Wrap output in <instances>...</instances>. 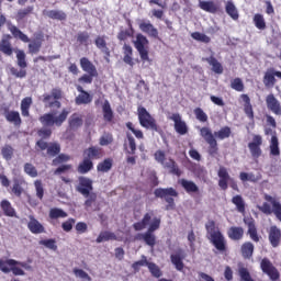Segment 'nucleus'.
I'll use <instances>...</instances> for the list:
<instances>
[{
    "instance_id": "26",
    "label": "nucleus",
    "mask_w": 281,
    "mask_h": 281,
    "mask_svg": "<svg viewBox=\"0 0 281 281\" xmlns=\"http://www.w3.org/2000/svg\"><path fill=\"white\" fill-rule=\"evenodd\" d=\"M139 30L147 34L150 38H159V31L150 22H140Z\"/></svg>"
},
{
    "instance_id": "11",
    "label": "nucleus",
    "mask_w": 281,
    "mask_h": 281,
    "mask_svg": "<svg viewBox=\"0 0 281 281\" xmlns=\"http://www.w3.org/2000/svg\"><path fill=\"white\" fill-rule=\"evenodd\" d=\"M16 54V65L20 67V70L15 67L10 68L11 76H14V78H25L27 76V59L25 55V50L18 49L15 52Z\"/></svg>"
},
{
    "instance_id": "19",
    "label": "nucleus",
    "mask_w": 281,
    "mask_h": 281,
    "mask_svg": "<svg viewBox=\"0 0 281 281\" xmlns=\"http://www.w3.org/2000/svg\"><path fill=\"white\" fill-rule=\"evenodd\" d=\"M245 225L248 227V236L252 240V243H260L262 236L258 235V228L256 227V221L254 218L244 220Z\"/></svg>"
},
{
    "instance_id": "47",
    "label": "nucleus",
    "mask_w": 281,
    "mask_h": 281,
    "mask_svg": "<svg viewBox=\"0 0 281 281\" xmlns=\"http://www.w3.org/2000/svg\"><path fill=\"white\" fill-rule=\"evenodd\" d=\"M252 23L257 30H267V21H265V15L260 13L254 15Z\"/></svg>"
},
{
    "instance_id": "57",
    "label": "nucleus",
    "mask_w": 281,
    "mask_h": 281,
    "mask_svg": "<svg viewBox=\"0 0 281 281\" xmlns=\"http://www.w3.org/2000/svg\"><path fill=\"white\" fill-rule=\"evenodd\" d=\"M238 276L240 281H256L254 278H251V273H249V270L245 267L238 268Z\"/></svg>"
},
{
    "instance_id": "15",
    "label": "nucleus",
    "mask_w": 281,
    "mask_h": 281,
    "mask_svg": "<svg viewBox=\"0 0 281 281\" xmlns=\"http://www.w3.org/2000/svg\"><path fill=\"white\" fill-rule=\"evenodd\" d=\"M261 146H262V136L260 134H255L252 136V142L248 143V148L254 159H260V157H262Z\"/></svg>"
},
{
    "instance_id": "38",
    "label": "nucleus",
    "mask_w": 281,
    "mask_h": 281,
    "mask_svg": "<svg viewBox=\"0 0 281 281\" xmlns=\"http://www.w3.org/2000/svg\"><path fill=\"white\" fill-rule=\"evenodd\" d=\"M276 79L274 68H269L263 76V85L265 87H276Z\"/></svg>"
},
{
    "instance_id": "46",
    "label": "nucleus",
    "mask_w": 281,
    "mask_h": 281,
    "mask_svg": "<svg viewBox=\"0 0 281 281\" xmlns=\"http://www.w3.org/2000/svg\"><path fill=\"white\" fill-rule=\"evenodd\" d=\"M226 14H228V16H231V19H233V21H238V9H236V5L234 4V2L232 1H227L226 2Z\"/></svg>"
},
{
    "instance_id": "37",
    "label": "nucleus",
    "mask_w": 281,
    "mask_h": 281,
    "mask_svg": "<svg viewBox=\"0 0 281 281\" xmlns=\"http://www.w3.org/2000/svg\"><path fill=\"white\" fill-rule=\"evenodd\" d=\"M0 207L4 216H9L10 218H14V216H16V211L14 210V207H12V203H10V201L2 200L0 202Z\"/></svg>"
},
{
    "instance_id": "6",
    "label": "nucleus",
    "mask_w": 281,
    "mask_h": 281,
    "mask_svg": "<svg viewBox=\"0 0 281 281\" xmlns=\"http://www.w3.org/2000/svg\"><path fill=\"white\" fill-rule=\"evenodd\" d=\"M265 201L261 206H259V210L262 212V214H266V216H271V214H274L276 218L280 221L281 223V203L280 201H277L276 198L265 194L263 195ZM270 203V204H269ZM272 205V209H271Z\"/></svg>"
},
{
    "instance_id": "51",
    "label": "nucleus",
    "mask_w": 281,
    "mask_h": 281,
    "mask_svg": "<svg viewBox=\"0 0 281 281\" xmlns=\"http://www.w3.org/2000/svg\"><path fill=\"white\" fill-rule=\"evenodd\" d=\"M68 124L70 126V128H80V126H82L83 121L82 117L80 115H78V113H74L69 121Z\"/></svg>"
},
{
    "instance_id": "40",
    "label": "nucleus",
    "mask_w": 281,
    "mask_h": 281,
    "mask_svg": "<svg viewBox=\"0 0 281 281\" xmlns=\"http://www.w3.org/2000/svg\"><path fill=\"white\" fill-rule=\"evenodd\" d=\"M95 47L102 52L105 56H111V50L109 49V46H106V40H104V36H97L94 40Z\"/></svg>"
},
{
    "instance_id": "12",
    "label": "nucleus",
    "mask_w": 281,
    "mask_h": 281,
    "mask_svg": "<svg viewBox=\"0 0 281 281\" xmlns=\"http://www.w3.org/2000/svg\"><path fill=\"white\" fill-rule=\"evenodd\" d=\"M148 45H150V42L148 41V37H146L142 33L136 34V40L134 41V47L137 49L140 59L146 61L149 60L148 57Z\"/></svg>"
},
{
    "instance_id": "48",
    "label": "nucleus",
    "mask_w": 281,
    "mask_h": 281,
    "mask_svg": "<svg viewBox=\"0 0 281 281\" xmlns=\"http://www.w3.org/2000/svg\"><path fill=\"white\" fill-rule=\"evenodd\" d=\"M1 155L5 161H11L14 157V147L12 145L5 144L1 147Z\"/></svg>"
},
{
    "instance_id": "10",
    "label": "nucleus",
    "mask_w": 281,
    "mask_h": 281,
    "mask_svg": "<svg viewBox=\"0 0 281 281\" xmlns=\"http://www.w3.org/2000/svg\"><path fill=\"white\" fill-rule=\"evenodd\" d=\"M218 177V187L221 190H227V188H232V190H235V192H240V189L238 188V182L232 176H229V171H227V168L220 167L217 171Z\"/></svg>"
},
{
    "instance_id": "43",
    "label": "nucleus",
    "mask_w": 281,
    "mask_h": 281,
    "mask_svg": "<svg viewBox=\"0 0 281 281\" xmlns=\"http://www.w3.org/2000/svg\"><path fill=\"white\" fill-rule=\"evenodd\" d=\"M103 119L105 122H113V109H111V103L105 100L102 105Z\"/></svg>"
},
{
    "instance_id": "55",
    "label": "nucleus",
    "mask_w": 281,
    "mask_h": 281,
    "mask_svg": "<svg viewBox=\"0 0 281 281\" xmlns=\"http://www.w3.org/2000/svg\"><path fill=\"white\" fill-rule=\"evenodd\" d=\"M193 113L195 115V120H198L199 122H201L202 124H205V122H207L209 117H207V113H205V111H203V109L201 108H195L193 110Z\"/></svg>"
},
{
    "instance_id": "21",
    "label": "nucleus",
    "mask_w": 281,
    "mask_h": 281,
    "mask_svg": "<svg viewBox=\"0 0 281 281\" xmlns=\"http://www.w3.org/2000/svg\"><path fill=\"white\" fill-rule=\"evenodd\" d=\"M83 157H86L90 161H93L95 159H102V157H104V149L99 146H90L83 150Z\"/></svg>"
},
{
    "instance_id": "41",
    "label": "nucleus",
    "mask_w": 281,
    "mask_h": 281,
    "mask_svg": "<svg viewBox=\"0 0 281 281\" xmlns=\"http://www.w3.org/2000/svg\"><path fill=\"white\" fill-rule=\"evenodd\" d=\"M9 31L11 32L12 36L19 38L20 41H22V43H31L30 37L25 33L20 31L19 27H16L15 25L9 26Z\"/></svg>"
},
{
    "instance_id": "53",
    "label": "nucleus",
    "mask_w": 281,
    "mask_h": 281,
    "mask_svg": "<svg viewBox=\"0 0 281 281\" xmlns=\"http://www.w3.org/2000/svg\"><path fill=\"white\" fill-rule=\"evenodd\" d=\"M86 201L83 203L86 210H89V207H93V203L98 201V193L90 191L88 195H83Z\"/></svg>"
},
{
    "instance_id": "14",
    "label": "nucleus",
    "mask_w": 281,
    "mask_h": 281,
    "mask_svg": "<svg viewBox=\"0 0 281 281\" xmlns=\"http://www.w3.org/2000/svg\"><path fill=\"white\" fill-rule=\"evenodd\" d=\"M261 271L270 278L271 281L280 280V271L274 267L273 263L267 258H263L260 262Z\"/></svg>"
},
{
    "instance_id": "63",
    "label": "nucleus",
    "mask_w": 281,
    "mask_h": 281,
    "mask_svg": "<svg viewBox=\"0 0 281 281\" xmlns=\"http://www.w3.org/2000/svg\"><path fill=\"white\" fill-rule=\"evenodd\" d=\"M71 159V156L67 154H58V156L53 159V166H60V164H67Z\"/></svg>"
},
{
    "instance_id": "5",
    "label": "nucleus",
    "mask_w": 281,
    "mask_h": 281,
    "mask_svg": "<svg viewBox=\"0 0 281 281\" xmlns=\"http://www.w3.org/2000/svg\"><path fill=\"white\" fill-rule=\"evenodd\" d=\"M79 63L82 71L86 74L78 79V82H81L82 85H91L93 78H98V68H95V65H93L87 57H81Z\"/></svg>"
},
{
    "instance_id": "64",
    "label": "nucleus",
    "mask_w": 281,
    "mask_h": 281,
    "mask_svg": "<svg viewBox=\"0 0 281 281\" xmlns=\"http://www.w3.org/2000/svg\"><path fill=\"white\" fill-rule=\"evenodd\" d=\"M231 87L234 89V91H245V83H243V79L235 78L231 82Z\"/></svg>"
},
{
    "instance_id": "31",
    "label": "nucleus",
    "mask_w": 281,
    "mask_h": 281,
    "mask_svg": "<svg viewBox=\"0 0 281 281\" xmlns=\"http://www.w3.org/2000/svg\"><path fill=\"white\" fill-rule=\"evenodd\" d=\"M162 166L169 170L170 175H175L176 177H181V175H183V171H181L179 165H177V161H175L172 158H169L168 161Z\"/></svg>"
},
{
    "instance_id": "17",
    "label": "nucleus",
    "mask_w": 281,
    "mask_h": 281,
    "mask_svg": "<svg viewBox=\"0 0 281 281\" xmlns=\"http://www.w3.org/2000/svg\"><path fill=\"white\" fill-rule=\"evenodd\" d=\"M169 120L175 123V131L178 133V135H187L188 124H186V121L181 119V114L173 113L171 116H169Z\"/></svg>"
},
{
    "instance_id": "54",
    "label": "nucleus",
    "mask_w": 281,
    "mask_h": 281,
    "mask_svg": "<svg viewBox=\"0 0 281 281\" xmlns=\"http://www.w3.org/2000/svg\"><path fill=\"white\" fill-rule=\"evenodd\" d=\"M232 204L237 207V211L244 214L245 212V200H243V195H235L232 198Z\"/></svg>"
},
{
    "instance_id": "49",
    "label": "nucleus",
    "mask_w": 281,
    "mask_h": 281,
    "mask_svg": "<svg viewBox=\"0 0 281 281\" xmlns=\"http://www.w3.org/2000/svg\"><path fill=\"white\" fill-rule=\"evenodd\" d=\"M113 168V159L105 158L103 161L99 162L97 166L98 172H109Z\"/></svg>"
},
{
    "instance_id": "13",
    "label": "nucleus",
    "mask_w": 281,
    "mask_h": 281,
    "mask_svg": "<svg viewBox=\"0 0 281 281\" xmlns=\"http://www.w3.org/2000/svg\"><path fill=\"white\" fill-rule=\"evenodd\" d=\"M36 148H38V150H46V154L48 155V157H56L58 155H60V144L53 142V143H47L43 139H38L35 143Z\"/></svg>"
},
{
    "instance_id": "36",
    "label": "nucleus",
    "mask_w": 281,
    "mask_h": 281,
    "mask_svg": "<svg viewBox=\"0 0 281 281\" xmlns=\"http://www.w3.org/2000/svg\"><path fill=\"white\" fill-rule=\"evenodd\" d=\"M203 60H205V63H209V65H211L212 71H214V74H218V75L223 74V64H221L220 60L216 59V57L210 56V57L203 58Z\"/></svg>"
},
{
    "instance_id": "33",
    "label": "nucleus",
    "mask_w": 281,
    "mask_h": 281,
    "mask_svg": "<svg viewBox=\"0 0 281 281\" xmlns=\"http://www.w3.org/2000/svg\"><path fill=\"white\" fill-rule=\"evenodd\" d=\"M123 61L130 67L135 65V61H133V47L128 44L123 45Z\"/></svg>"
},
{
    "instance_id": "32",
    "label": "nucleus",
    "mask_w": 281,
    "mask_h": 281,
    "mask_svg": "<svg viewBox=\"0 0 281 281\" xmlns=\"http://www.w3.org/2000/svg\"><path fill=\"white\" fill-rule=\"evenodd\" d=\"M180 186L188 194H196L199 192V186L192 180L181 179Z\"/></svg>"
},
{
    "instance_id": "58",
    "label": "nucleus",
    "mask_w": 281,
    "mask_h": 281,
    "mask_svg": "<svg viewBox=\"0 0 281 281\" xmlns=\"http://www.w3.org/2000/svg\"><path fill=\"white\" fill-rule=\"evenodd\" d=\"M147 268L154 278H161L164 276L161 269L155 262L147 263Z\"/></svg>"
},
{
    "instance_id": "2",
    "label": "nucleus",
    "mask_w": 281,
    "mask_h": 281,
    "mask_svg": "<svg viewBox=\"0 0 281 281\" xmlns=\"http://www.w3.org/2000/svg\"><path fill=\"white\" fill-rule=\"evenodd\" d=\"M67 117H69V111L67 109H63L57 116L54 112H48L40 116L38 121L44 127L37 131L38 137H41L43 142H45V139H49V137H52V128L49 127L63 126V124H65V122L67 121Z\"/></svg>"
},
{
    "instance_id": "3",
    "label": "nucleus",
    "mask_w": 281,
    "mask_h": 281,
    "mask_svg": "<svg viewBox=\"0 0 281 281\" xmlns=\"http://www.w3.org/2000/svg\"><path fill=\"white\" fill-rule=\"evenodd\" d=\"M200 135L206 144H209V155H217L218 154V142L217 139H227L232 136V127L224 126L220 131L212 133V128L204 126L200 128Z\"/></svg>"
},
{
    "instance_id": "44",
    "label": "nucleus",
    "mask_w": 281,
    "mask_h": 281,
    "mask_svg": "<svg viewBox=\"0 0 281 281\" xmlns=\"http://www.w3.org/2000/svg\"><path fill=\"white\" fill-rule=\"evenodd\" d=\"M48 216L52 221H58V218H67L68 214L63 209L53 207L49 210Z\"/></svg>"
},
{
    "instance_id": "8",
    "label": "nucleus",
    "mask_w": 281,
    "mask_h": 281,
    "mask_svg": "<svg viewBox=\"0 0 281 281\" xmlns=\"http://www.w3.org/2000/svg\"><path fill=\"white\" fill-rule=\"evenodd\" d=\"M138 113V122L143 128H147L149 131H155V133H159V125H157V120L150 115V112L146 110V108L139 105L137 108Z\"/></svg>"
},
{
    "instance_id": "1",
    "label": "nucleus",
    "mask_w": 281,
    "mask_h": 281,
    "mask_svg": "<svg viewBox=\"0 0 281 281\" xmlns=\"http://www.w3.org/2000/svg\"><path fill=\"white\" fill-rule=\"evenodd\" d=\"M155 212L150 211L144 214L140 222H136L133 224V228L135 232H142V229H146L148 227L147 232L144 234H139L138 238L139 240H144L148 247H155V243H157V237H155V232L161 227V218L160 217H154Z\"/></svg>"
},
{
    "instance_id": "61",
    "label": "nucleus",
    "mask_w": 281,
    "mask_h": 281,
    "mask_svg": "<svg viewBox=\"0 0 281 281\" xmlns=\"http://www.w3.org/2000/svg\"><path fill=\"white\" fill-rule=\"evenodd\" d=\"M171 262L175 265L177 271H183V259L181 258L180 255H171Z\"/></svg>"
},
{
    "instance_id": "62",
    "label": "nucleus",
    "mask_w": 281,
    "mask_h": 281,
    "mask_svg": "<svg viewBox=\"0 0 281 281\" xmlns=\"http://www.w3.org/2000/svg\"><path fill=\"white\" fill-rule=\"evenodd\" d=\"M24 172L29 175V177H32L33 179L38 177V170H36V167L34 165L26 162L24 165Z\"/></svg>"
},
{
    "instance_id": "23",
    "label": "nucleus",
    "mask_w": 281,
    "mask_h": 281,
    "mask_svg": "<svg viewBox=\"0 0 281 281\" xmlns=\"http://www.w3.org/2000/svg\"><path fill=\"white\" fill-rule=\"evenodd\" d=\"M12 35L4 34L0 41V52L4 54V56H12L14 54V48H12Z\"/></svg>"
},
{
    "instance_id": "50",
    "label": "nucleus",
    "mask_w": 281,
    "mask_h": 281,
    "mask_svg": "<svg viewBox=\"0 0 281 281\" xmlns=\"http://www.w3.org/2000/svg\"><path fill=\"white\" fill-rule=\"evenodd\" d=\"M127 144L130 149H125L127 155H135L137 153V143H135V137L131 133L126 134Z\"/></svg>"
},
{
    "instance_id": "35",
    "label": "nucleus",
    "mask_w": 281,
    "mask_h": 281,
    "mask_svg": "<svg viewBox=\"0 0 281 281\" xmlns=\"http://www.w3.org/2000/svg\"><path fill=\"white\" fill-rule=\"evenodd\" d=\"M7 122L14 124V126H21L23 121L21 120V114L18 111H9L4 114Z\"/></svg>"
},
{
    "instance_id": "7",
    "label": "nucleus",
    "mask_w": 281,
    "mask_h": 281,
    "mask_svg": "<svg viewBox=\"0 0 281 281\" xmlns=\"http://www.w3.org/2000/svg\"><path fill=\"white\" fill-rule=\"evenodd\" d=\"M154 194L156 199H164L167 203L166 210H175L177 207V204L175 203V199L179 196V192L176 191L175 188H158L155 189Z\"/></svg>"
},
{
    "instance_id": "22",
    "label": "nucleus",
    "mask_w": 281,
    "mask_h": 281,
    "mask_svg": "<svg viewBox=\"0 0 281 281\" xmlns=\"http://www.w3.org/2000/svg\"><path fill=\"white\" fill-rule=\"evenodd\" d=\"M16 266L18 265H10L8 259H0V271H2V273H10L12 271L13 276H25V271Z\"/></svg>"
},
{
    "instance_id": "25",
    "label": "nucleus",
    "mask_w": 281,
    "mask_h": 281,
    "mask_svg": "<svg viewBox=\"0 0 281 281\" xmlns=\"http://www.w3.org/2000/svg\"><path fill=\"white\" fill-rule=\"evenodd\" d=\"M30 221L27 223V229L30 231L31 234H45V226L38 222L34 217V215L29 216Z\"/></svg>"
},
{
    "instance_id": "9",
    "label": "nucleus",
    "mask_w": 281,
    "mask_h": 281,
    "mask_svg": "<svg viewBox=\"0 0 281 281\" xmlns=\"http://www.w3.org/2000/svg\"><path fill=\"white\" fill-rule=\"evenodd\" d=\"M63 89L61 88H53L50 93H44L42 102L44 103L45 109H60L63 103Z\"/></svg>"
},
{
    "instance_id": "60",
    "label": "nucleus",
    "mask_w": 281,
    "mask_h": 281,
    "mask_svg": "<svg viewBox=\"0 0 281 281\" xmlns=\"http://www.w3.org/2000/svg\"><path fill=\"white\" fill-rule=\"evenodd\" d=\"M111 144H113V134H111V133H104L99 138V145L100 146H111Z\"/></svg>"
},
{
    "instance_id": "20",
    "label": "nucleus",
    "mask_w": 281,
    "mask_h": 281,
    "mask_svg": "<svg viewBox=\"0 0 281 281\" xmlns=\"http://www.w3.org/2000/svg\"><path fill=\"white\" fill-rule=\"evenodd\" d=\"M266 105L268 111H271L274 115H281V104L273 93L266 97Z\"/></svg>"
},
{
    "instance_id": "59",
    "label": "nucleus",
    "mask_w": 281,
    "mask_h": 281,
    "mask_svg": "<svg viewBox=\"0 0 281 281\" xmlns=\"http://www.w3.org/2000/svg\"><path fill=\"white\" fill-rule=\"evenodd\" d=\"M191 38H193L194 41H199L200 43H211L212 38L207 35H205L204 33L201 32H193L191 34Z\"/></svg>"
},
{
    "instance_id": "30",
    "label": "nucleus",
    "mask_w": 281,
    "mask_h": 281,
    "mask_svg": "<svg viewBox=\"0 0 281 281\" xmlns=\"http://www.w3.org/2000/svg\"><path fill=\"white\" fill-rule=\"evenodd\" d=\"M93 170V160H90L86 156H83V160L78 165L77 171L79 175H87Z\"/></svg>"
},
{
    "instance_id": "52",
    "label": "nucleus",
    "mask_w": 281,
    "mask_h": 281,
    "mask_svg": "<svg viewBox=\"0 0 281 281\" xmlns=\"http://www.w3.org/2000/svg\"><path fill=\"white\" fill-rule=\"evenodd\" d=\"M115 238H117V236H115L114 233L103 231L99 234L97 243H106L109 240H115Z\"/></svg>"
},
{
    "instance_id": "45",
    "label": "nucleus",
    "mask_w": 281,
    "mask_h": 281,
    "mask_svg": "<svg viewBox=\"0 0 281 281\" xmlns=\"http://www.w3.org/2000/svg\"><path fill=\"white\" fill-rule=\"evenodd\" d=\"M270 155L272 157H280V142L276 135H273L270 140Z\"/></svg>"
},
{
    "instance_id": "28",
    "label": "nucleus",
    "mask_w": 281,
    "mask_h": 281,
    "mask_svg": "<svg viewBox=\"0 0 281 281\" xmlns=\"http://www.w3.org/2000/svg\"><path fill=\"white\" fill-rule=\"evenodd\" d=\"M43 14L53 21H67V13L61 10H44Z\"/></svg>"
},
{
    "instance_id": "4",
    "label": "nucleus",
    "mask_w": 281,
    "mask_h": 281,
    "mask_svg": "<svg viewBox=\"0 0 281 281\" xmlns=\"http://www.w3.org/2000/svg\"><path fill=\"white\" fill-rule=\"evenodd\" d=\"M205 229H206L207 238L213 246L226 247L227 241L225 240V236L223 235V233H221V229L216 227V222L212 220L209 221L205 224Z\"/></svg>"
},
{
    "instance_id": "16",
    "label": "nucleus",
    "mask_w": 281,
    "mask_h": 281,
    "mask_svg": "<svg viewBox=\"0 0 281 281\" xmlns=\"http://www.w3.org/2000/svg\"><path fill=\"white\" fill-rule=\"evenodd\" d=\"M76 191L81 195H88L93 192V180L88 177L80 176L78 178V184L76 186Z\"/></svg>"
},
{
    "instance_id": "24",
    "label": "nucleus",
    "mask_w": 281,
    "mask_h": 281,
    "mask_svg": "<svg viewBox=\"0 0 281 281\" xmlns=\"http://www.w3.org/2000/svg\"><path fill=\"white\" fill-rule=\"evenodd\" d=\"M43 41H45V35H43V33L35 34L34 40L29 44V54H38L41 47H43Z\"/></svg>"
},
{
    "instance_id": "18",
    "label": "nucleus",
    "mask_w": 281,
    "mask_h": 281,
    "mask_svg": "<svg viewBox=\"0 0 281 281\" xmlns=\"http://www.w3.org/2000/svg\"><path fill=\"white\" fill-rule=\"evenodd\" d=\"M76 89L79 94L75 98V103L78 106L82 104H91V102H93V95L86 91L85 88H82V86H77Z\"/></svg>"
},
{
    "instance_id": "29",
    "label": "nucleus",
    "mask_w": 281,
    "mask_h": 281,
    "mask_svg": "<svg viewBox=\"0 0 281 281\" xmlns=\"http://www.w3.org/2000/svg\"><path fill=\"white\" fill-rule=\"evenodd\" d=\"M240 99L244 102V113L247 115L248 120H254V106L251 105V99L248 94H241Z\"/></svg>"
},
{
    "instance_id": "34",
    "label": "nucleus",
    "mask_w": 281,
    "mask_h": 281,
    "mask_svg": "<svg viewBox=\"0 0 281 281\" xmlns=\"http://www.w3.org/2000/svg\"><path fill=\"white\" fill-rule=\"evenodd\" d=\"M227 236L231 240H240L245 236V229L240 226H232L227 232Z\"/></svg>"
},
{
    "instance_id": "42",
    "label": "nucleus",
    "mask_w": 281,
    "mask_h": 281,
    "mask_svg": "<svg viewBox=\"0 0 281 281\" xmlns=\"http://www.w3.org/2000/svg\"><path fill=\"white\" fill-rule=\"evenodd\" d=\"M199 8L204 12H210L211 14H216V12H218V7L214 1H200Z\"/></svg>"
},
{
    "instance_id": "56",
    "label": "nucleus",
    "mask_w": 281,
    "mask_h": 281,
    "mask_svg": "<svg viewBox=\"0 0 281 281\" xmlns=\"http://www.w3.org/2000/svg\"><path fill=\"white\" fill-rule=\"evenodd\" d=\"M32 12H34V5H29L24 9L19 10L16 13L18 21H23V19H25V16L32 14Z\"/></svg>"
},
{
    "instance_id": "39",
    "label": "nucleus",
    "mask_w": 281,
    "mask_h": 281,
    "mask_svg": "<svg viewBox=\"0 0 281 281\" xmlns=\"http://www.w3.org/2000/svg\"><path fill=\"white\" fill-rule=\"evenodd\" d=\"M32 97H26L21 101V114L22 117H30V109L32 108Z\"/></svg>"
},
{
    "instance_id": "27",
    "label": "nucleus",
    "mask_w": 281,
    "mask_h": 281,
    "mask_svg": "<svg viewBox=\"0 0 281 281\" xmlns=\"http://www.w3.org/2000/svg\"><path fill=\"white\" fill-rule=\"evenodd\" d=\"M268 238H269V243L270 245H272L273 247H280V243H281V229L278 228V226H271L270 231L268 233Z\"/></svg>"
}]
</instances>
